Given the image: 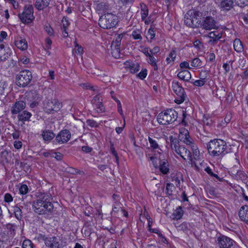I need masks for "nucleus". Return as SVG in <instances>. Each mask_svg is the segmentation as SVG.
I'll use <instances>...</instances> for the list:
<instances>
[{
	"instance_id": "1",
	"label": "nucleus",
	"mask_w": 248,
	"mask_h": 248,
	"mask_svg": "<svg viewBox=\"0 0 248 248\" xmlns=\"http://www.w3.org/2000/svg\"><path fill=\"white\" fill-rule=\"evenodd\" d=\"M51 196L46 193H39L36 196V199L32 202L34 211L39 215H48L53 209L51 202Z\"/></svg>"
},
{
	"instance_id": "2",
	"label": "nucleus",
	"mask_w": 248,
	"mask_h": 248,
	"mask_svg": "<svg viewBox=\"0 0 248 248\" xmlns=\"http://www.w3.org/2000/svg\"><path fill=\"white\" fill-rule=\"evenodd\" d=\"M208 153L212 156L223 157L226 153V142L220 139L211 140L207 144Z\"/></svg>"
},
{
	"instance_id": "3",
	"label": "nucleus",
	"mask_w": 248,
	"mask_h": 248,
	"mask_svg": "<svg viewBox=\"0 0 248 248\" xmlns=\"http://www.w3.org/2000/svg\"><path fill=\"white\" fill-rule=\"evenodd\" d=\"M178 113L173 109H169L160 112L157 116L158 123L167 125L174 122L177 118Z\"/></svg>"
},
{
	"instance_id": "4",
	"label": "nucleus",
	"mask_w": 248,
	"mask_h": 248,
	"mask_svg": "<svg viewBox=\"0 0 248 248\" xmlns=\"http://www.w3.org/2000/svg\"><path fill=\"white\" fill-rule=\"evenodd\" d=\"M117 23V16L111 13H107L100 17L98 24L102 28L108 29L113 28Z\"/></svg>"
},
{
	"instance_id": "5",
	"label": "nucleus",
	"mask_w": 248,
	"mask_h": 248,
	"mask_svg": "<svg viewBox=\"0 0 248 248\" xmlns=\"http://www.w3.org/2000/svg\"><path fill=\"white\" fill-rule=\"evenodd\" d=\"M32 78L31 72L28 70H24L16 75V83L20 87H25L31 83Z\"/></svg>"
},
{
	"instance_id": "6",
	"label": "nucleus",
	"mask_w": 248,
	"mask_h": 248,
	"mask_svg": "<svg viewBox=\"0 0 248 248\" xmlns=\"http://www.w3.org/2000/svg\"><path fill=\"white\" fill-rule=\"evenodd\" d=\"M171 87L177 95L175 99V103L180 104L184 102L187 96L182 85L178 81L173 80L171 82Z\"/></svg>"
},
{
	"instance_id": "7",
	"label": "nucleus",
	"mask_w": 248,
	"mask_h": 248,
	"mask_svg": "<svg viewBox=\"0 0 248 248\" xmlns=\"http://www.w3.org/2000/svg\"><path fill=\"white\" fill-rule=\"evenodd\" d=\"M18 16L22 23L25 24L31 23L34 19L32 5L31 4L25 5L23 11L18 14Z\"/></svg>"
},
{
	"instance_id": "8",
	"label": "nucleus",
	"mask_w": 248,
	"mask_h": 248,
	"mask_svg": "<svg viewBox=\"0 0 248 248\" xmlns=\"http://www.w3.org/2000/svg\"><path fill=\"white\" fill-rule=\"evenodd\" d=\"M62 106V103L57 99L46 100L44 102V110L49 114L58 111Z\"/></svg>"
},
{
	"instance_id": "9",
	"label": "nucleus",
	"mask_w": 248,
	"mask_h": 248,
	"mask_svg": "<svg viewBox=\"0 0 248 248\" xmlns=\"http://www.w3.org/2000/svg\"><path fill=\"white\" fill-rule=\"evenodd\" d=\"M191 150L193 152L194 159L196 161H194L193 160L192 161H191V164L192 165L194 166L198 171H200L201 170H202V166L203 165L204 162L203 161L200 162V152L197 145H193V147H192Z\"/></svg>"
},
{
	"instance_id": "10",
	"label": "nucleus",
	"mask_w": 248,
	"mask_h": 248,
	"mask_svg": "<svg viewBox=\"0 0 248 248\" xmlns=\"http://www.w3.org/2000/svg\"><path fill=\"white\" fill-rule=\"evenodd\" d=\"M234 241L225 235H220L217 238V244L220 248H231L233 247Z\"/></svg>"
},
{
	"instance_id": "11",
	"label": "nucleus",
	"mask_w": 248,
	"mask_h": 248,
	"mask_svg": "<svg viewBox=\"0 0 248 248\" xmlns=\"http://www.w3.org/2000/svg\"><path fill=\"white\" fill-rule=\"evenodd\" d=\"M45 245L48 248H62V240L56 236L48 237Z\"/></svg>"
},
{
	"instance_id": "12",
	"label": "nucleus",
	"mask_w": 248,
	"mask_h": 248,
	"mask_svg": "<svg viewBox=\"0 0 248 248\" xmlns=\"http://www.w3.org/2000/svg\"><path fill=\"white\" fill-rule=\"evenodd\" d=\"M175 152L179 155L184 160H189L192 161V157L190 152L184 145H180L179 147L175 148Z\"/></svg>"
},
{
	"instance_id": "13",
	"label": "nucleus",
	"mask_w": 248,
	"mask_h": 248,
	"mask_svg": "<svg viewBox=\"0 0 248 248\" xmlns=\"http://www.w3.org/2000/svg\"><path fill=\"white\" fill-rule=\"evenodd\" d=\"M71 134L67 129L62 130L56 136L55 140L57 142L62 144L67 142L71 138Z\"/></svg>"
},
{
	"instance_id": "14",
	"label": "nucleus",
	"mask_w": 248,
	"mask_h": 248,
	"mask_svg": "<svg viewBox=\"0 0 248 248\" xmlns=\"http://www.w3.org/2000/svg\"><path fill=\"white\" fill-rule=\"evenodd\" d=\"M203 29L206 30H211L212 29H217L218 26L217 25V22L214 18L211 16H207L204 19L202 23Z\"/></svg>"
},
{
	"instance_id": "15",
	"label": "nucleus",
	"mask_w": 248,
	"mask_h": 248,
	"mask_svg": "<svg viewBox=\"0 0 248 248\" xmlns=\"http://www.w3.org/2000/svg\"><path fill=\"white\" fill-rule=\"evenodd\" d=\"M92 103L94 109L98 113H101L105 110V108L102 104V99L100 94L95 95L92 101Z\"/></svg>"
},
{
	"instance_id": "16",
	"label": "nucleus",
	"mask_w": 248,
	"mask_h": 248,
	"mask_svg": "<svg viewBox=\"0 0 248 248\" xmlns=\"http://www.w3.org/2000/svg\"><path fill=\"white\" fill-rule=\"evenodd\" d=\"M26 108V103L23 101H16L13 104L11 108V112L12 114H17L23 111Z\"/></svg>"
},
{
	"instance_id": "17",
	"label": "nucleus",
	"mask_w": 248,
	"mask_h": 248,
	"mask_svg": "<svg viewBox=\"0 0 248 248\" xmlns=\"http://www.w3.org/2000/svg\"><path fill=\"white\" fill-rule=\"evenodd\" d=\"M240 219L248 225V205L242 206L238 213Z\"/></svg>"
},
{
	"instance_id": "18",
	"label": "nucleus",
	"mask_w": 248,
	"mask_h": 248,
	"mask_svg": "<svg viewBox=\"0 0 248 248\" xmlns=\"http://www.w3.org/2000/svg\"><path fill=\"white\" fill-rule=\"evenodd\" d=\"M182 135L185 137L182 138V141L187 145L190 146L191 148L193 147V145H196L194 143L193 140L190 137L189 132L187 130L183 129Z\"/></svg>"
},
{
	"instance_id": "19",
	"label": "nucleus",
	"mask_w": 248,
	"mask_h": 248,
	"mask_svg": "<svg viewBox=\"0 0 248 248\" xmlns=\"http://www.w3.org/2000/svg\"><path fill=\"white\" fill-rule=\"evenodd\" d=\"M32 114L31 112L26 110H24L22 112L18 114L17 119L19 121L22 122L23 124L25 122H29Z\"/></svg>"
},
{
	"instance_id": "20",
	"label": "nucleus",
	"mask_w": 248,
	"mask_h": 248,
	"mask_svg": "<svg viewBox=\"0 0 248 248\" xmlns=\"http://www.w3.org/2000/svg\"><path fill=\"white\" fill-rule=\"evenodd\" d=\"M192 13H193V11H188L185 16L184 22L186 25L190 27H196L198 26V24L193 23V19L191 17Z\"/></svg>"
},
{
	"instance_id": "21",
	"label": "nucleus",
	"mask_w": 248,
	"mask_h": 248,
	"mask_svg": "<svg viewBox=\"0 0 248 248\" xmlns=\"http://www.w3.org/2000/svg\"><path fill=\"white\" fill-rule=\"evenodd\" d=\"M222 34L218 33L217 31L210 32L208 37L211 39L209 43L211 44H215L222 37Z\"/></svg>"
},
{
	"instance_id": "22",
	"label": "nucleus",
	"mask_w": 248,
	"mask_h": 248,
	"mask_svg": "<svg viewBox=\"0 0 248 248\" xmlns=\"http://www.w3.org/2000/svg\"><path fill=\"white\" fill-rule=\"evenodd\" d=\"M232 176L236 180H245L247 178V175L245 172L242 170H237L232 169L231 171Z\"/></svg>"
},
{
	"instance_id": "23",
	"label": "nucleus",
	"mask_w": 248,
	"mask_h": 248,
	"mask_svg": "<svg viewBox=\"0 0 248 248\" xmlns=\"http://www.w3.org/2000/svg\"><path fill=\"white\" fill-rule=\"evenodd\" d=\"M177 77L180 79L186 82L188 81L191 78V75L187 70H183L180 71L177 74Z\"/></svg>"
},
{
	"instance_id": "24",
	"label": "nucleus",
	"mask_w": 248,
	"mask_h": 248,
	"mask_svg": "<svg viewBox=\"0 0 248 248\" xmlns=\"http://www.w3.org/2000/svg\"><path fill=\"white\" fill-rule=\"evenodd\" d=\"M23 206L20 205V204L18 205H16L13 207V212L14 213L15 217L18 220H21L23 217L22 211Z\"/></svg>"
},
{
	"instance_id": "25",
	"label": "nucleus",
	"mask_w": 248,
	"mask_h": 248,
	"mask_svg": "<svg viewBox=\"0 0 248 248\" xmlns=\"http://www.w3.org/2000/svg\"><path fill=\"white\" fill-rule=\"evenodd\" d=\"M50 1V0H36L34 6L38 10H42L48 6Z\"/></svg>"
},
{
	"instance_id": "26",
	"label": "nucleus",
	"mask_w": 248,
	"mask_h": 248,
	"mask_svg": "<svg viewBox=\"0 0 248 248\" xmlns=\"http://www.w3.org/2000/svg\"><path fill=\"white\" fill-rule=\"evenodd\" d=\"M41 135L43 140L45 141H50L55 136V135L53 131L50 130L43 131Z\"/></svg>"
},
{
	"instance_id": "27",
	"label": "nucleus",
	"mask_w": 248,
	"mask_h": 248,
	"mask_svg": "<svg viewBox=\"0 0 248 248\" xmlns=\"http://www.w3.org/2000/svg\"><path fill=\"white\" fill-rule=\"evenodd\" d=\"M160 171L164 174L169 172V164L167 160H160L159 166Z\"/></svg>"
},
{
	"instance_id": "28",
	"label": "nucleus",
	"mask_w": 248,
	"mask_h": 248,
	"mask_svg": "<svg viewBox=\"0 0 248 248\" xmlns=\"http://www.w3.org/2000/svg\"><path fill=\"white\" fill-rule=\"evenodd\" d=\"M15 44L18 48L22 50H24L28 47L27 42L25 39H17L15 41Z\"/></svg>"
},
{
	"instance_id": "29",
	"label": "nucleus",
	"mask_w": 248,
	"mask_h": 248,
	"mask_svg": "<svg viewBox=\"0 0 248 248\" xmlns=\"http://www.w3.org/2000/svg\"><path fill=\"white\" fill-rule=\"evenodd\" d=\"M233 4L232 0H223L220 3V7L223 10L229 11L232 8Z\"/></svg>"
},
{
	"instance_id": "30",
	"label": "nucleus",
	"mask_w": 248,
	"mask_h": 248,
	"mask_svg": "<svg viewBox=\"0 0 248 248\" xmlns=\"http://www.w3.org/2000/svg\"><path fill=\"white\" fill-rule=\"evenodd\" d=\"M159 139L154 137V138L149 137L148 141L150 145V147L153 150L159 149V146L158 144Z\"/></svg>"
},
{
	"instance_id": "31",
	"label": "nucleus",
	"mask_w": 248,
	"mask_h": 248,
	"mask_svg": "<svg viewBox=\"0 0 248 248\" xmlns=\"http://www.w3.org/2000/svg\"><path fill=\"white\" fill-rule=\"evenodd\" d=\"M233 48L237 52H241L243 50L242 43L240 39L236 38L233 41Z\"/></svg>"
},
{
	"instance_id": "32",
	"label": "nucleus",
	"mask_w": 248,
	"mask_h": 248,
	"mask_svg": "<svg viewBox=\"0 0 248 248\" xmlns=\"http://www.w3.org/2000/svg\"><path fill=\"white\" fill-rule=\"evenodd\" d=\"M113 202L112 205V211L111 213V215H115L118 213L119 209L122 208V203L120 202V200H115Z\"/></svg>"
},
{
	"instance_id": "33",
	"label": "nucleus",
	"mask_w": 248,
	"mask_h": 248,
	"mask_svg": "<svg viewBox=\"0 0 248 248\" xmlns=\"http://www.w3.org/2000/svg\"><path fill=\"white\" fill-rule=\"evenodd\" d=\"M111 54L112 56L115 59H119L121 57L120 46L115 47L113 45H111Z\"/></svg>"
},
{
	"instance_id": "34",
	"label": "nucleus",
	"mask_w": 248,
	"mask_h": 248,
	"mask_svg": "<svg viewBox=\"0 0 248 248\" xmlns=\"http://www.w3.org/2000/svg\"><path fill=\"white\" fill-rule=\"evenodd\" d=\"M183 180V176L181 173H177L173 176L172 181L174 182L177 186H180L181 181Z\"/></svg>"
},
{
	"instance_id": "35",
	"label": "nucleus",
	"mask_w": 248,
	"mask_h": 248,
	"mask_svg": "<svg viewBox=\"0 0 248 248\" xmlns=\"http://www.w3.org/2000/svg\"><path fill=\"white\" fill-rule=\"evenodd\" d=\"M169 140H170V145L172 150L174 151L175 150V148L179 147L180 146L179 144L178 140L172 136H170L169 137Z\"/></svg>"
},
{
	"instance_id": "36",
	"label": "nucleus",
	"mask_w": 248,
	"mask_h": 248,
	"mask_svg": "<svg viewBox=\"0 0 248 248\" xmlns=\"http://www.w3.org/2000/svg\"><path fill=\"white\" fill-rule=\"evenodd\" d=\"M141 7V17L142 20L145 19L148 15V9L147 6L144 4L140 5Z\"/></svg>"
},
{
	"instance_id": "37",
	"label": "nucleus",
	"mask_w": 248,
	"mask_h": 248,
	"mask_svg": "<svg viewBox=\"0 0 248 248\" xmlns=\"http://www.w3.org/2000/svg\"><path fill=\"white\" fill-rule=\"evenodd\" d=\"M173 216L174 217V218L176 219H180L181 218L183 215V211L182 209V207L179 206L173 212Z\"/></svg>"
},
{
	"instance_id": "38",
	"label": "nucleus",
	"mask_w": 248,
	"mask_h": 248,
	"mask_svg": "<svg viewBox=\"0 0 248 248\" xmlns=\"http://www.w3.org/2000/svg\"><path fill=\"white\" fill-rule=\"evenodd\" d=\"M124 35V34L123 33L118 34L116 37L115 40L112 41L111 45H113V46H115V47H116V46H120L121 40L123 37Z\"/></svg>"
},
{
	"instance_id": "39",
	"label": "nucleus",
	"mask_w": 248,
	"mask_h": 248,
	"mask_svg": "<svg viewBox=\"0 0 248 248\" xmlns=\"http://www.w3.org/2000/svg\"><path fill=\"white\" fill-rule=\"evenodd\" d=\"M189 224L187 222H183V223L179 225L177 228L179 231H183L187 233L189 231Z\"/></svg>"
},
{
	"instance_id": "40",
	"label": "nucleus",
	"mask_w": 248,
	"mask_h": 248,
	"mask_svg": "<svg viewBox=\"0 0 248 248\" xmlns=\"http://www.w3.org/2000/svg\"><path fill=\"white\" fill-rule=\"evenodd\" d=\"M8 86L7 82L4 80H0V95L5 94V90Z\"/></svg>"
},
{
	"instance_id": "41",
	"label": "nucleus",
	"mask_w": 248,
	"mask_h": 248,
	"mask_svg": "<svg viewBox=\"0 0 248 248\" xmlns=\"http://www.w3.org/2000/svg\"><path fill=\"white\" fill-rule=\"evenodd\" d=\"M140 70V64L138 63H132L130 65L129 70L130 73L135 74Z\"/></svg>"
},
{
	"instance_id": "42",
	"label": "nucleus",
	"mask_w": 248,
	"mask_h": 248,
	"mask_svg": "<svg viewBox=\"0 0 248 248\" xmlns=\"http://www.w3.org/2000/svg\"><path fill=\"white\" fill-rule=\"evenodd\" d=\"M175 186L173 184L167 183L166 187V193L168 195H172Z\"/></svg>"
},
{
	"instance_id": "43",
	"label": "nucleus",
	"mask_w": 248,
	"mask_h": 248,
	"mask_svg": "<svg viewBox=\"0 0 248 248\" xmlns=\"http://www.w3.org/2000/svg\"><path fill=\"white\" fill-rule=\"evenodd\" d=\"M176 58V53L174 50H171L169 55V56L166 58V62L167 63H170L174 62Z\"/></svg>"
},
{
	"instance_id": "44",
	"label": "nucleus",
	"mask_w": 248,
	"mask_h": 248,
	"mask_svg": "<svg viewBox=\"0 0 248 248\" xmlns=\"http://www.w3.org/2000/svg\"><path fill=\"white\" fill-rule=\"evenodd\" d=\"M191 65L194 67H200L202 66V62L198 58H196L191 61Z\"/></svg>"
},
{
	"instance_id": "45",
	"label": "nucleus",
	"mask_w": 248,
	"mask_h": 248,
	"mask_svg": "<svg viewBox=\"0 0 248 248\" xmlns=\"http://www.w3.org/2000/svg\"><path fill=\"white\" fill-rule=\"evenodd\" d=\"M199 15V12L198 11H193V13H192L191 18L193 19V23L198 24V26L200 24V19L198 17Z\"/></svg>"
},
{
	"instance_id": "46",
	"label": "nucleus",
	"mask_w": 248,
	"mask_h": 248,
	"mask_svg": "<svg viewBox=\"0 0 248 248\" xmlns=\"http://www.w3.org/2000/svg\"><path fill=\"white\" fill-rule=\"evenodd\" d=\"M132 36L135 40H141V31L139 30H134L132 31Z\"/></svg>"
},
{
	"instance_id": "47",
	"label": "nucleus",
	"mask_w": 248,
	"mask_h": 248,
	"mask_svg": "<svg viewBox=\"0 0 248 248\" xmlns=\"http://www.w3.org/2000/svg\"><path fill=\"white\" fill-rule=\"evenodd\" d=\"M83 49L81 46H80L78 44H76L75 45V48L73 49V54L75 53L77 54L81 55L82 54Z\"/></svg>"
},
{
	"instance_id": "48",
	"label": "nucleus",
	"mask_w": 248,
	"mask_h": 248,
	"mask_svg": "<svg viewBox=\"0 0 248 248\" xmlns=\"http://www.w3.org/2000/svg\"><path fill=\"white\" fill-rule=\"evenodd\" d=\"M22 248H33V244L29 239L25 240L22 243Z\"/></svg>"
},
{
	"instance_id": "49",
	"label": "nucleus",
	"mask_w": 248,
	"mask_h": 248,
	"mask_svg": "<svg viewBox=\"0 0 248 248\" xmlns=\"http://www.w3.org/2000/svg\"><path fill=\"white\" fill-rule=\"evenodd\" d=\"M44 30L48 35H49L50 36H53V34H54L53 30L50 27L49 24H46L45 25Z\"/></svg>"
},
{
	"instance_id": "50",
	"label": "nucleus",
	"mask_w": 248,
	"mask_h": 248,
	"mask_svg": "<svg viewBox=\"0 0 248 248\" xmlns=\"http://www.w3.org/2000/svg\"><path fill=\"white\" fill-rule=\"evenodd\" d=\"M29 190L28 186L25 184L22 185L19 188V191L20 194L25 195L26 194Z\"/></svg>"
},
{
	"instance_id": "51",
	"label": "nucleus",
	"mask_w": 248,
	"mask_h": 248,
	"mask_svg": "<svg viewBox=\"0 0 248 248\" xmlns=\"http://www.w3.org/2000/svg\"><path fill=\"white\" fill-rule=\"evenodd\" d=\"M208 76V71L206 70H202L200 73V78L201 79L204 80L206 82L207 81V78Z\"/></svg>"
},
{
	"instance_id": "52",
	"label": "nucleus",
	"mask_w": 248,
	"mask_h": 248,
	"mask_svg": "<svg viewBox=\"0 0 248 248\" xmlns=\"http://www.w3.org/2000/svg\"><path fill=\"white\" fill-rule=\"evenodd\" d=\"M8 152L6 150H4L0 153V157L2 160L1 161L3 162H8V160L7 158V156L8 155Z\"/></svg>"
},
{
	"instance_id": "53",
	"label": "nucleus",
	"mask_w": 248,
	"mask_h": 248,
	"mask_svg": "<svg viewBox=\"0 0 248 248\" xmlns=\"http://www.w3.org/2000/svg\"><path fill=\"white\" fill-rule=\"evenodd\" d=\"M234 1L240 7L248 5V0H234Z\"/></svg>"
},
{
	"instance_id": "54",
	"label": "nucleus",
	"mask_w": 248,
	"mask_h": 248,
	"mask_svg": "<svg viewBox=\"0 0 248 248\" xmlns=\"http://www.w3.org/2000/svg\"><path fill=\"white\" fill-rule=\"evenodd\" d=\"M204 170L210 176L214 177L217 179H219V177L217 174L214 173L210 167H206L204 168Z\"/></svg>"
},
{
	"instance_id": "55",
	"label": "nucleus",
	"mask_w": 248,
	"mask_h": 248,
	"mask_svg": "<svg viewBox=\"0 0 248 248\" xmlns=\"http://www.w3.org/2000/svg\"><path fill=\"white\" fill-rule=\"evenodd\" d=\"M155 35V31L154 29L150 28L147 32V38H148L149 37L151 41L153 39H154Z\"/></svg>"
},
{
	"instance_id": "56",
	"label": "nucleus",
	"mask_w": 248,
	"mask_h": 248,
	"mask_svg": "<svg viewBox=\"0 0 248 248\" xmlns=\"http://www.w3.org/2000/svg\"><path fill=\"white\" fill-rule=\"evenodd\" d=\"M35 94L36 95V98L34 99V101L31 103L30 105V107L31 108H33L37 106L38 105L39 102L41 100V97L37 93H35Z\"/></svg>"
},
{
	"instance_id": "57",
	"label": "nucleus",
	"mask_w": 248,
	"mask_h": 248,
	"mask_svg": "<svg viewBox=\"0 0 248 248\" xmlns=\"http://www.w3.org/2000/svg\"><path fill=\"white\" fill-rule=\"evenodd\" d=\"M62 29H68V27L70 25V22L67 17H63L62 20Z\"/></svg>"
},
{
	"instance_id": "58",
	"label": "nucleus",
	"mask_w": 248,
	"mask_h": 248,
	"mask_svg": "<svg viewBox=\"0 0 248 248\" xmlns=\"http://www.w3.org/2000/svg\"><path fill=\"white\" fill-rule=\"evenodd\" d=\"M147 71L146 69H142L141 70V72H140L138 74V76L139 77V78L141 79H144L146 76H147Z\"/></svg>"
},
{
	"instance_id": "59",
	"label": "nucleus",
	"mask_w": 248,
	"mask_h": 248,
	"mask_svg": "<svg viewBox=\"0 0 248 248\" xmlns=\"http://www.w3.org/2000/svg\"><path fill=\"white\" fill-rule=\"evenodd\" d=\"M147 62L151 65H155V63H156L157 62V60L155 58L153 55L151 54L148 57V60Z\"/></svg>"
},
{
	"instance_id": "60",
	"label": "nucleus",
	"mask_w": 248,
	"mask_h": 248,
	"mask_svg": "<svg viewBox=\"0 0 248 248\" xmlns=\"http://www.w3.org/2000/svg\"><path fill=\"white\" fill-rule=\"evenodd\" d=\"M86 123L88 125L92 127H95L98 126L97 122L93 120H87Z\"/></svg>"
},
{
	"instance_id": "61",
	"label": "nucleus",
	"mask_w": 248,
	"mask_h": 248,
	"mask_svg": "<svg viewBox=\"0 0 248 248\" xmlns=\"http://www.w3.org/2000/svg\"><path fill=\"white\" fill-rule=\"evenodd\" d=\"M4 201L6 202H10L13 201V198L10 193H6L4 197Z\"/></svg>"
},
{
	"instance_id": "62",
	"label": "nucleus",
	"mask_w": 248,
	"mask_h": 248,
	"mask_svg": "<svg viewBox=\"0 0 248 248\" xmlns=\"http://www.w3.org/2000/svg\"><path fill=\"white\" fill-rule=\"evenodd\" d=\"M206 82L204 80L200 79L195 80L193 82V84L196 86L201 87Z\"/></svg>"
},
{
	"instance_id": "63",
	"label": "nucleus",
	"mask_w": 248,
	"mask_h": 248,
	"mask_svg": "<svg viewBox=\"0 0 248 248\" xmlns=\"http://www.w3.org/2000/svg\"><path fill=\"white\" fill-rule=\"evenodd\" d=\"M114 100H115L117 104V108H118V112L122 114V112H123V110H122V107L120 101L119 99H118L117 98H114Z\"/></svg>"
},
{
	"instance_id": "64",
	"label": "nucleus",
	"mask_w": 248,
	"mask_h": 248,
	"mask_svg": "<svg viewBox=\"0 0 248 248\" xmlns=\"http://www.w3.org/2000/svg\"><path fill=\"white\" fill-rule=\"evenodd\" d=\"M180 67L181 69H191V68L189 66V63L186 61L180 63Z\"/></svg>"
}]
</instances>
